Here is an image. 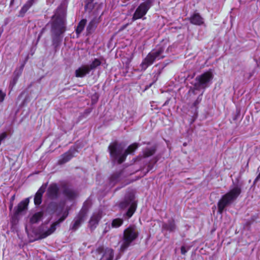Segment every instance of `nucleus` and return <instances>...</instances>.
Returning <instances> with one entry per match:
<instances>
[{
    "label": "nucleus",
    "mask_w": 260,
    "mask_h": 260,
    "mask_svg": "<svg viewBox=\"0 0 260 260\" xmlns=\"http://www.w3.org/2000/svg\"><path fill=\"white\" fill-rule=\"evenodd\" d=\"M66 8L62 5L59 6L52 18L51 31L53 44L61 41L60 35L64 32L66 29Z\"/></svg>",
    "instance_id": "nucleus-1"
},
{
    "label": "nucleus",
    "mask_w": 260,
    "mask_h": 260,
    "mask_svg": "<svg viewBox=\"0 0 260 260\" xmlns=\"http://www.w3.org/2000/svg\"><path fill=\"white\" fill-rule=\"evenodd\" d=\"M138 147V144L134 143L123 151L124 146L121 144L114 143L110 145L108 148L111 156L121 164L124 161L127 154H132Z\"/></svg>",
    "instance_id": "nucleus-2"
},
{
    "label": "nucleus",
    "mask_w": 260,
    "mask_h": 260,
    "mask_svg": "<svg viewBox=\"0 0 260 260\" xmlns=\"http://www.w3.org/2000/svg\"><path fill=\"white\" fill-rule=\"evenodd\" d=\"M241 192V188L238 185H235L229 191L224 194L218 203V210L222 213L225 208L235 201Z\"/></svg>",
    "instance_id": "nucleus-3"
},
{
    "label": "nucleus",
    "mask_w": 260,
    "mask_h": 260,
    "mask_svg": "<svg viewBox=\"0 0 260 260\" xmlns=\"http://www.w3.org/2000/svg\"><path fill=\"white\" fill-rule=\"evenodd\" d=\"M164 49V48L162 47H158L148 53L140 64L141 71H145L155 60L164 58L165 56Z\"/></svg>",
    "instance_id": "nucleus-4"
},
{
    "label": "nucleus",
    "mask_w": 260,
    "mask_h": 260,
    "mask_svg": "<svg viewBox=\"0 0 260 260\" xmlns=\"http://www.w3.org/2000/svg\"><path fill=\"white\" fill-rule=\"evenodd\" d=\"M213 74L211 71L206 72L196 77L193 84V92L196 90H204L212 83Z\"/></svg>",
    "instance_id": "nucleus-5"
},
{
    "label": "nucleus",
    "mask_w": 260,
    "mask_h": 260,
    "mask_svg": "<svg viewBox=\"0 0 260 260\" xmlns=\"http://www.w3.org/2000/svg\"><path fill=\"white\" fill-rule=\"evenodd\" d=\"M138 231L134 225H130L125 229L123 232L120 250L123 251L126 249L138 237Z\"/></svg>",
    "instance_id": "nucleus-6"
},
{
    "label": "nucleus",
    "mask_w": 260,
    "mask_h": 260,
    "mask_svg": "<svg viewBox=\"0 0 260 260\" xmlns=\"http://www.w3.org/2000/svg\"><path fill=\"white\" fill-rule=\"evenodd\" d=\"M67 216L68 213H64L57 221L49 225L47 224H42L39 230L38 235L39 239L45 238L53 233L56 230V227L65 219Z\"/></svg>",
    "instance_id": "nucleus-7"
},
{
    "label": "nucleus",
    "mask_w": 260,
    "mask_h": 260,
    "mask_svg": "<svg viewBox=\"0 0 260 260\" xmlns=\"http://www.w3.org/2000/svg\"><path fill=\"white\" fill-rule=\"evenodd\" d=\"M119 207L122 209L128 208L126 214L128 218L131 217L135 212L137 207L134 194L130 193L126 195L123 201L120 203Z\"/></svg>",
    "instance_id": "nucleus-8"
},
{
    "label": "nucleus",
    "mask_w": 260,
    "mask_h": 260,
    "mask_svg": "<svg viewBox=\"0 0 260 260\" xmlns=\"http://www.w3.org/2000/svg\"><path fill=\"white\" fill-rule=\"evenodd\" d=\"M153 0H146L142 3L136 9L133 18V21L142 18L147 13L149 9L152 6Z\"/></svg>",
    "instance_id": "nucleus-9"
},
{
    "label": "nucleus",
    "mask_w": 260,
    "mask_h": 260,
    "mask_svg": "<svg viewBox=\"0 0 260 260\" xmlns=\"http://www.w3.org/2000/svg\"><path fill=\"white\" fill-rule=\"evenodd\" d=\"M89 203L88 201H86L83 205L82 209L79 213V214L74 219L71 228L76 231L81 225V223L84 221L86 215L89 207Z\"/></svg>",
    "instance_id": "nucleus-10"
},
{
    "label": "nucleus",
    "mask_w": 260,
    "mask_h": 260,
    "mask_svg": "<svg viewBox=\"0 0 260 260\" xmlns=\"http://www.w3.org/2000/svg\"><path fill=\"white\" fill-rule=\"evenodd\" d=\"M95 252L99 254H102L100 260H113L114 250L110 248H104L103 246L98 247Z\"/></svg>",
    "instance_id": "nucleus-11"
},
{
    "label": "nucleus",
    "mask_w": 260,
    "mask_h": 260,
    "mask_svg": "<svg viewBox=\"0 0 260 260\" xmlns=\"http://www.w3.org/2000/svg\"><path fill=\"white\" fill-rule=\"evenodd\" d=\"M102 217V211L98 210L94 212L89 222V225L91 229H94L99 223Z\"/></svg>",
    "instance_id": "nucleus-12"
},
{
    "label": "nucleus",
    "mask_w": 260,
    "mask_h": 260,
    "mask_svg": "<svg viewBox=\"0 0 260 260\" xmlns=\"http://www.w3.org/2000/svg\"><path fill=\"white\" fill-rule=\"evenodd\" d=\"M59 189L56 184H51L48 188L47 195L51 199H56L58 196Z\"/></svg>",
    "instance_id": "nucleus-13"
},
{
    "label": "nucleus",
    "mask_w": 260,
    "mask_h": 260,
    "mask_svg": "<svg viewBox=\"0 0 260 260\" xmlns=\"http://www.w3.org/2000/svg\"><path fill=\"white\" fill-rule=\"evenodd\" d=\"M24 66V64H22L19 69H16L14 72L13 78L10 81L9 85V87L11 88V89L13 88V87L15 85L16 83H17L19 76L21 75L22 73Z\"/></svg>",
    "instance_id": "nucleus-14"
},
{
    "label": "nucleus",
    "mask_w": 260,
    "mask_h": 260,
    "mask_svg": "<svg viewBox=\"0 0 260 260\" xmlns=\"http://www.w3.org/2000/svg\"><path fill=\"white\" fill-rule=\"evenodd\" d=\"M47 187L46 184L42 185L36 192L34 198V203L36 205H40L42 203V196Z\"/></svg>",
    "instance_id": "nucleus-15"
},
{
    "label": "nucleus",
    "mask_w": 260,
    "mask_h": 260,
    "mask_svg": "<svg viewBox=\"0 0 260 260\" xmlns=\"http://www.w3.org/2000/svg\"><path fill=\"white\" fill-rule=\"evenodd\" d=\"M90 71L88 65L82 66L75 71V75L77 77H83Z\"/></svg>",
    "instance_id": "nucleus-16"
},
{
    "label": "nucleus",
    "mask_w": 260,
    "mask_h": 260,
    "mask_svg": "<svg viewBox=\"0 0 260 260\" xmlns=\"http://www.w3.org/2000/svg\"><path fill=\"white\" fill-rule=\"evenodd\" d=\"M77 151L76 150H70L68 152L62 155L61 158L59 160V162L60 164H62L67 162L70 160L74 155L75 152Z\"/></svg>",
    "instance_id": "nucleus-17"
},
{
    "label": "nucleus",
    "mask_w": 260,
    "mask_h": 260,
    "mask_svg": "<svg viewBox=\"0 0 260 260\" xmlns=\"http://www.w3.org/2000/svg\"><path fill=\"white\" fill-rule=\"evenodd\" d=\"M29 203V199H26L24 201L21 202L18 205L16 211V214H19L22 212L25 211L27 209L28 205Z\"/></svg>",
    "instance_id": "nucleus-18"
},
{
    "label": "nucleus",
    "mask_w": 260,
    "mask_h": 260,
    "mask_svg": "<svg viewBox=\"0 0 260 260\" xmlns=\"http://www.w3.org/2000/svg\"><path fill=\"white\" fill-rule=\"evenodd\" d=\"M190 22L196 25H201L203 23V19L199 14H194L190 18Z\"/></svg>",
    "instance_id": "nucleus-19"
},
{
    "label": "nucleus",
    "mask_w": 260,
    "mask_h": 260,
    "mask_svg": "<svg viewBox=\"0 0 260 260\" xmlns=\"http://www.w3.org/2000/svg\"><path fill=\"white\" fill-rule=\"evenodd\" d=\"M66 197L69 200H73L77 196V193L70 188H66L63 191Z\"/></svg>",
    "instance_id": "nucleus-20"
},
{
    "label": "nucleus",
    "mask_w": 260,
    "mask_h": 260,
    "mask_svg": "<svg viewBox=\"0 0 260 260\" xmlns=\"http://www.w3.org/2000/svg\"><path fill=\"white\" fill-rule=\"evenodd\" d=\"M34 3V0H28L21 8L20 12L21 15H24L30 8Z\"/></svg>",
    "instance_id": "nucleus-21"
},
{
    "label": "nucleus",
    "mask_w": 260,
    "mask_h": 260,
    "mask_svg": "<svg viewBox=\"0 0 260 260\" xmlns=\"http://www.w3.org/2000/svg\"><path fill=\"white\" fill-rule=\"evenodd\" d=\"M163 228L170 232H173L175 229V224L173 220L170 221L168 223H165L163 225Z\"/></svg>",
    "instance_id": "nucleus-22"
},
{
    "label": "nucleus",
    "mask_w": 260,
    "mask_h": 260,
    "mask_svg": "<svg viewBox=\"0 0 260 260\" xmlns=\"http://www.w3.org/2000/svg\"><path fill=\"white\" fill-rule=\"evenodd\" d=\"M86 23V20L85 19H82L80 21L76 29V33L78 35L80 34L82 31Z\"/></svg>",
    "instance_id": "nucleus-23"
},
{
    "label": "nucleus",
    "mask_w": 260,
    "mask_h": 260,
    "mask_svg": "<svg viewBox=\"0 0 260 260\" xmlns=\"http://www.w3.org/2000/svg\"><path fill=\"white\" fill-rule=\"evenodd\" d=\"M155 151V147L154 146L146 148L143 152L144 156L145 157H149L152 155Z\"/></svg>",
    "instance_id": "nucleus-24"
},
{
    "label": "nucleus",
    "mask_w": 260,
    "mask_h": 260,
    "mask_svg": "<svg viewBox=\"0 0 260 260\" xmlns=\"http://www.w3.org/2000/svg\"><path fill=\"white\" fill-rule=\"evenodd\" d=\"M43 216L42 212H37L35 213L30 218V222L32 223H36L40 221Z\"/></svg>",
    "instance_id": "nucleus-25"
},
{
    "label": "nucleus",
    "mask_w": 260,
    "mask_h": 260,
    "mask_svg": "<svg viewBox=\"0 0 260 260\" xmlns=\"http://www.w3.org/2000/svg\"><path fill=\"white\" fill-rule=\"evenodd\" d=\"M121 176V174H116L113 175L110 179V183L111 185H113L115 183L120 180V177Z\"/></svg>",
    "instance_id": "nucleus-26"
},
{
    "label": "nucleus",
    "mask_w": 260,
    "mask_h": 260,
    "mask_svg": "<svg viewBox=\"0 0 260 260\" xmlns=\"http://www.w3.org/2000/svg\"><path fill=\"white\" fill-rule=\"evenodd\" d=\"M102 63V61L100 59L95 58L92 63L89 66L90 70L95 69L98 66H100Z\"/></svg>",
    "instance_id": "nucleus-27"
},
{
    "label": "nucleus",
    "mask_w": 260,
    "mask_h": 260,
    "mask_svg": "<svg viewBox=\"0 0 260 260\" xmlns=\"http://www.w3.org/2000/svg\"><path fill=\"white\" fill-rule=\"evenodd\" d=\"M123 220L120 218H116L114 219L112 222V226L113 228H117L122 225Z\"/></svg>",
    "instance_id": "nucleus-28"
},
{
    "label": "nucleus",
    "mask_w": 260,
    "mask_h": 260,
    "mask_svg": "<svg viewBox=\"0 0 260 260\" xmlns=\"http://www.w3.org/2000/svg\"><path fill=\"white\" fill-rule=\"evenodd\" d=\"M204 91L202 92V93L198 96L197 100L194 101L193 104V105L194 107H196L201 102L202 100V95L203 94Z\"/></svg>",
    "instance_id": "nucleus-29"
},
{
    "label": "nucleus",
    "mask_w": 260,
    "mask_h": 260,
    "mask_svg": "<svg viewBox=\"0 0 260 260\" xmlns=\"http://www.w3.org/2000/svg\"><path fill=\"white\" fill-rule=\"evenodd\" d=\"M6 96V93L0 90V102H3Z\"/></svg>",
    "instance_id": "nucleus-30"
},
{
    "label": "nucleus",
    "mask_w": 260,
    "mask_h": 260,
    "mask_svg": "<svg viewBox=\"0 0 260 260\" xmlns=\"http://www.w3.org/2000/svg\"><path fill=\"white\" fill-rule=\"evenodd\" d=\"M7 136V134L6 132H4L0 134V143L3 140H4Z\"/></svg>",
    "instance_id": "nucleus-31"
},
{
    "label": "nucleus",
    "mask_w": 260,
    "mask_h": 260,
    "mask_svg": "<svg viewBox=\"0 0 260 260\" xmlns=\"http://www.w3.org/2000/svg\"><path fill=\"white\" fill-rule=\"evenodd\" d=\"M188 250V248H186L185 246H183L181 248V252L182 254H185Z\"/></svg>",
    "instance_id": "nucleus-32"
},
{
    "label": "nucleus",
    "mask_w": 260,
    "mask_h": 260,
    "mask_svg": "<svg viewBox=\"0 0 260 260\" xmlns=\"http://www.w3.org/2000/svg\"><path fill=\"white\" fill-rule=\"evenodd\" d=\"M92 26H93V22H92V21H91V22L89 23L88 25V26H87V30L88 31V32H90V30H91V28H92Z\"/></svg>",
    "instance_id": "nucleus-33"
},
{
    "label": "nucleus",
    "mask_w": 260,
    "mask_h": 260,
    "mask_svg": "<svg viewBox=\"0 0 260 260\" xmlns=\"http://www.w3.org/2000/svg\"><path fill=\"white\" fill-rule=\"evenodd\" d=\"M152 168H153L152 166H150V165H149L148 167V171H150L152 170Z\"/></svg>",
    "instance_id": "nucleus-34"
}]
</instances>
